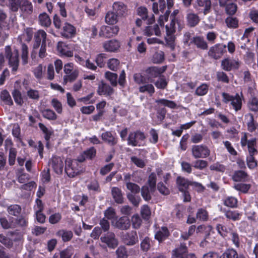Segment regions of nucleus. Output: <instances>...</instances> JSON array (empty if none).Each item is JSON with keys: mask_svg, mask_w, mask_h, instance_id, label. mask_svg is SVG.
I'll return each instance as SVG.
<instances>
[{"mask_svg": "<svg viewBox=\"0 0 258 258\" xmlns=\"http://www.w3.org/2000/svg\"><path fill=\"white\" fill-rule=\"evenodd\" d=\"M5 54L6 58L9 60V64L12 68V71L16 72L18 70L19 63V53L17 49L12 51L10 46L5 47Z\"/></svg>", "mask_w": 258, "mask_h": 258, "instance_id": "nucleus-1", "label": "nucleus"}, {"mask_svg": "<svg viewBox=\"0 0 258 258\" xmlns=\"http://www.w3.org/2000/svg\"><path fill=\"white\" fill-rule=\"evenodd\" d=\"M46 33L42 30H39L34 34L33 50L31 54L32 58L36 57L37 54L36 50L41 46V43H46Z\"/></svg>", "mask_w": 258, "mask_h": 258, "instance_id": "nucleus-2", "label": "nucleus"}, {"mask_svg": "<svg viewBox=\"0 0 258 258\" xmlns=\"http://www.w3.org/2000/svg\"><path fill=\"white\" fill-rule=\"evenodd\" d=\"M223 101L225 103H230L233 109L237 111L241 109L242 106V100L238 94L232 96L228 93L223 92L222 94Z\"/></svg>", "mask_w": 258, "mask_h": 258, "instance_id": "nucleus-3", "label": "nucleus"}, {"mask_svg": "<svg viewBox=\"0 0 258 258\" xmlns=\"http://www.w3.org/2000/svg\"><path fill=\"white\" fill-rule=\"evenodd\" d=\"M65 172L70 177H74L80 173L79 164L77 160L68 159L66 160Z\"/></svg>", "mask_w": 258, "mask_h": 258, "instance_id": "nucleus-4", "label": "nucleus"}, {"mask_svg": "<svg viewBox=\"0 0 258 258\" xmlns=\"http://www.w3.org/2000/svg\"><path fill=\"white\" fill-rule=\"evenodd\" d=\"M191 153L196 159L207 158L210 154V150L205 145H194L191 148Z\"/></svg>", "mask_w": 258, "mask_h": 258, "instance_id": "nucleus-5", "label": "nucleus"}, {"mask_svg": "<svg viewBox=\"0 0 258 258\" xmlns=\"http://www.w3.org/2000/svg\"><path fill=\"white\" fill-rule=\"evenodd\" d=\"M121 238L123 242L128 246L134 245L139 242L137 232L134 230L125 233L122 232Z\"/></svg>", "mask_w": 258, "mask_h": 258, "instance_id": "nucleus-6", "label": "nucleus"}, {"mask_svg": "<svg viewBox=\"0 0 258 258\" xmlns=\"http://www.w3.org/2000/svg\"><path fill=\"white\" fill-rule=\"evenodd\" d=\"M101 242L105 243L110 248L114 249L118 244V240L115 237V235L113 232H108L101 237Z\"/></svg>", "mask_w": 258, "mask_h": 258, "instance_id": "nucleus-7", "label": "nucleus"}, {"mask_svg": "<svg viewBox=\"0 0 258 258\" xmlns=\"http://www.w3.org/2000/svg\"><path fill=\"white\" fill-rule=\"evenodd\" d=\"M226 46L221 44H217L211 47L208 51V55L211 57L218 59L223 54Z\"/></svg>", "mask_w": 258, "mask_h": 258, "instance_id": "nucleus-8", "label": "nucleus"}, {"mask_svg": "<svg viewBox=\"0 0 258 258\" xmlns=\"http://www.w3.org/2000/svg\"><path fill=\"white\" fill-rule=\"evenodd\" d=\"M119 31L117 26H102L101 28L99 35L100 37L110 38L115 36Z\"/></svg>", "mask_w": 258, "mask_h": 258, "instance_id": "nucleus-9", "label": "nucleus"}, {"mask_svg": "<svg viewBox=\"0 0 258 258\" xmlns=\"http://www.w3.org/2000/svg\"><path fill=\"white\" fill-rule=\"evenodd\" d=\"M49 163L56 173L58 174L62 173L63 168V163L60 157H53Z\"/></svg>", "mask_w": 258, "mask_h": 258, "instance_id": "nucleus-10", "label": "nucleus"}, {"mask_svg": "<svg viewBox=\"0 0 258 258\" xmlns=\"http://www.w3.org/2000/svg\"><path fill=\"white\" fill-rule=\"evenodd\" d=\"M112 225L115 228L122 230H128L131 227V221L126 217H121L117 219Z\"/></svg>", "mask_w": 258, "mask_h": 258, "instance_id": "nucleus-11", "label": "nucleus"}, {"mask_svg": "<svg viewBox=\"0 0 258 258\" xmlns=\"http://www.w3.org/2000/svg\"><path fill=\"white\" fill-rule=\"evenodd\" d=\"M114 92V90L108 84L101 81L98 84L97 93L99 95L110 96Z\"/></svg>", "mask_w": 258, "mask_h": 258, "instance_id": "nucleus-12", "label": "nucleus"}, {"mask_svg": "<svg viewBox=\"0 0 258 258\" xmlns=\"http://www.w3.org/2000/svg\"><path fill=\"white\" fill-rule=\"evenodd\" d=\"M120 46L119 42L114 39L107 41L103 44L104 49L108 52H116L118 50Z\"/></svg>", "mask_w": 258, "mask_h": 258, "instance_id": "nucleus-13", "label": "nucleus"}, {"mask_svg": "<svg viewBox=\"0 0 258 258\" xmlns=\"http://www.w3.org/2000/svg\"><path fill=\"white\" fill-rule=\"evenodd\" d=\"M187 252V247L185 243H181L179 247L172 251V258H184Z\"/></svg>", "mask_w": 258, "mask_h": 258, "instance_id": "nucleus-14", "label": "nucleus"}, {"mask_svg": "<svg viewBox=\"0 0 258 258\" xmlns=\"http://www.w3.org/2000/svg\"><path fill=\"white\" fill-rule=\"evenodd\" d=\"M76 33L75 28L69 23H65L61 32L62 36L69 38L73 37Z\"/></svg>", "mask_w": 258, "mask_h": 258, "instance_id": "nucleus-15", "label": "nucleus"}, {"mask_svg": "<svg viewBox=\"0 0 258 258\" xmlns=\"http://www.w3.org/2000/svg\"><path fill=\"white\" fill-rule=\"evenodd\" d=\"M221 66L224 70L230 71L232 69H238L239 63L235 60L226 58L222 61Z\"/></svg>", "mask_w": 258, "mask_h": 258, "instance_id": "nucleus-16", "label": "nucleus"}, {"mask_svg": "<svg viewBox=\"0 0 258 258\" xmlns=\"http://www.w3.org/2000/svg\"><path fill=\"white\" fill-rule=\"evenodd\" d=\"M190 43H194L197 48L202 50H207L208 48L207 42L202 36H196L193 37L191 39Z\"/></svg>", "mask_w": 258, "mask_h": 258, "instance_id": "nucleus-17", "label": "nucleus"}, {"mask_svg": "<svg viewBox=\"0 0 258 258\" xmlns=\"http://www.w3.org/2000/svg\"><path fill=\"white\" fill-rule=\"evenodd\" d=\"M111 195L115 203L121 204L123 203V197L121 190L117 187L111 188Z\"/></svg>", "mask_w": 258, "mask_h": 258, "instance_id": "nucleus-18", "label": "nucleus"}, {"mask_svg": "<svg viewBox=\"0 0 258 258\" xmlns=\"http://www.w3.org/2000/svg\"><path fill=\"white\" fill-rule=\"evenodd\" d=\"M113 11L118 16H123L126 11V7L121 2H116L112 6Z\"/></svg>", "mask_w": 258, "mask_h": 258, "instance_id": "nucleus-19", "label": "nucleus"}, {"mask_svg": "<svg viewBox=\"0 0 258 258\" xmlns=\"http://www.w3.org/2000/svg\"><path fill=\"white\" fill-rule=\"evenodd\" d=\"M244 121L247 124L248 130L252 132L256 128L257 124L254 122L253 115L251 113H247L244 115Z\"/></svg>", "mask_w": 258, "mask_h": 258, "instance_id": "nucleus-20", "label": "nucleus"}, {"mask_svg": "<svg viewBox=\"0 0 258 258\" xmlns=\"http://www.w3.org/2000/svg\"><path fill=\"white\" fill-rule=\"evenodd\" d=\"M144 33L147 36H151L153 34L158 36L161 35V32L157 24H154L153 26L150 25L147 26L144 30Z\"/></svg>", "mask_w": 258, "mask_h": 258, "instance_id": "nucleus-21", "label": "nucleus"}, {"mask_svg": "<svg viewBox=\"0 0 258 258\" xmlns=\"http://www.w3.org/2000/svg\"><path fill=\"white\" fill-rule=\"evenodd\" d=\"M102 139L108 145L114 146L117 143V140L112 135L110 132H106L101 135Z\"/></svg>", "mask_w": 258, "mask_h": 258, "instance_id": "nucleus-22", "label": "nucleus"}, {"mask_svg": "<svg viewBox=\"0 0 258 258\" xmlns=\"http://www.w3.org/2000/svg\"><path fill=\"white\" fill-rule=\"evenodd\" d=\"M186 19L187 24L191 27H193L197 25L200 19L197 14L193 13H189L187 14Z\"/></svg>", "mask_w": 258, "mask_h": 258, "instance_id": "nucleus-23", "label": "nucleus"}, {"mask_svg": "<svg viewBox=\"0 0 258 258\" xmlns=\"http://www.w3.org/2000/svg\"><path fill=\"white\" fill-rule=\"evenodd\" d=\"M141 195L146 201H149L152 199V194L155 191L151 190L148 185H144L141 188Z\"/></svg>", "mask_w": 258, "mask_h": 258, "instance_id": "nucleus-24", "label": "nucleus"}, {"mask_svg": "<svg viewBox=\"0 0 258 258\" xmlns=\"http://www.w3.org/2000/svg\"><path fill=\"white\" fill-rule=\"evenodd\" d=\"M169 235L167 228L163 227L155 235V238L159 242H161L166 238Z\"/></svg>", "mask_w": 258, "mask_h": 258, "instance_id": "nucleus-25", "label": "nucleus"}, {"mask_svg": "<svg viewBox=\"0 0 258 258\" xmlns=\"http://www.w3.org/2000/svg\"><path fill=\"white\" fill-rule=\"evenodd\" d=\"M224 215L225 217L233 221L240 220L241 214L236 211H232L230 210H224Z\"/></svg>", "mask_w": 258, "mask_h": 258, "instance_id": "nucleus-26", "label": "nucleus"}, {"mask_svg": "<svg viewBox=\"0 0 258 258\" xmlns=\"http://www.w3.org/2000/svg\"><path fill=\"white\" fill-rule=\"evenodd\" d=\"M20 8L22 11L26 14H30L33 12L32 3L27 0H21Z\"/></svg>", "mask_w": 258, "mask_h": 258, "instance_id": "nucleus-27", "label": "nucleus"}, {"mask_svg": "<svg viewBox=\"0 0 258 258\" xmlns=\"http://www.w3.org/2000/svg\"><path fill=\"white\" fill-rule=\"evenodd\" d=\"M56 235L61 237L64 242L70 241L73 237V232L70 230H59Z\"/></svg>", "mask_w": 258, "mask_h": 258, "instance_id": "nucleus-28", "label": "nucleus"}, {"mask_svg": "<svg viewBox=\"0 0 258 258\" xmlns=\"http://www.w3.org/2000/svg\"><path fill=\"white\" fill-rule=\"evenodd\" d=\"M191 182L188 181L187 179L178 177L177 179V184L180 191L186 190L188 186L191 185Z\"/></svg>", "mask_w": 258, "mask_h": 258, "instance_id": "nucleus-29", "label": "nucleus"}, {"mask_svg": "<svg viewBox=\"0 0 258 258\" xmlns=\"http://www.w3.org/2000/svg\"><path fill=\"white\" fill-rule=\"evenodd\" d=\"M147 73L148 74V79L149 82L153 81V78L158 77L160 74L159 68L151 67L147 70Z\"/></svg>", "mask_w": 258, "mask_h": 258, "instance_id": "nucleus-30", "label": "nucleus"}, {"mask_svg": "<svg viewBox=\"0 0 258 258\" xmlns=\"http://www.w3.org/2000/svg\"><path fill=\"white\" fill-rule=\"evenodd\" d=\"M57 48L58 51L62 55L68 57H72L73 55V52L68 50L64 44L62 42L58 43Z\"/></svg>", "mask_w": 258, "mask_h": 258, "instance_id": "nucleus-31", "label": "nucleus"}, {"mask_svg": "<svg viewBox=\"0 0 258 258\" xmlns=\"http://www.w3.org/2000/svg\"><path fill=\"white\" fill-rule=\"evenodd\" d=\"M79 71L77 70H74L70 74L65 75L63 76V82L67 84L69 82H72L76 80L78 76Z\"/></svg>", "mask_w": 258, "mask_h": 258, "instance_id": "nucleus-32", "label": "nucleus"}, {"mask_svg": "<svg viewBox=\"0 0 258 258\" xmlns=\"http://www.w3.org/2000/svg\"><path fill=\"white\" fill-rule=\"evenodd\" d=\"M118 17L113 11L108 12L105 16V22L109 24H114L117 22Z\"/></svg>", "mask_w": 258, "mask_h": 258, "instance_id": "nucleus-33", "label": "nucleus"}, {"mask_svg": "<svg viewBox=\"0 0 258 258\" xmlns=\"http://www.w3.org/2000/svg\"><path fill=\"white\" fill-rule=\"evenodd\" d=\"M8 213L14 216H18L21 212V207L18 205H12L8 207Z\"/></svg>", "mask_w": 258, "mask_h": 258, "instance_id": "nucleus-34", "label": "nucleus"}, {"mask_svg": "<svg viewBox=\"0 0 258 258\" xmlns=\"http://www.w3.org/2000/svg\"><path fill=\"white\" fill-rule=\"evenodd\" d=\"M105 77L110 82L112 86L115 87L117 86V79L118 77L117 74L110 72H107L105 74Z\"/></svg>", "mask_w": 258, "mask_h": 258, "instance_id": "nucleus-35", "label": "nucleus"}, {"mask_svg": "<svg viewBox=\"0 0 258 258\" xmlns=\"http://www.w3.org/2000/svg\"><path fill=\"white\" fill-rule=\"evenodd\" d=\"M38 125L43 134L45 135L44 138L47 141V144L48 145L50 137L53 133V131L49 130L44 124L42 123H39Z\"/></svg>", "mask_w": 258, "mask_h": 258, "instance_id": "nucleus-36", "label": "nucleus"}, {"mask_svg": "<svg viewBox=\"0 0 258 258\" xmlns=\"http://www.w3.org/2000/svg\"><path fill=\"white\" fill-rule=\"evenodd\" d=\"M219 258H238V254L234 249L229 248L226 250Z\"/></svg>", "mask_w": 258, "mask_h": 258, "instance_id": "nucleus-37", "label": "nucleus"}, {"mask_svg": "<svg viewBox=\"0 0 258 258\" xmlns=\"http://www.w3.org/2000/svg\"><path fill=\"white\" fill-rule=\"evenodd\" d=\"M41 112L43 116L47 119L54 120L57 118L55 113L50 109H44Z\"/></svg>", "mask_w": 258, "mask_h": 258, "instance_id": "nucleus-38", "label": "nucleus"}, {"mask_svg": "<svg viewBox=\"0 0 258 258\" xmlns=\"http://www.w3.org/2000/svg\"><path fill=\"white\" fill-rule=\"evenodd\" d=\"M1 99L5 104L9 105L13 104V101L9 93L6 90H3L0 95Z\"/></svg>", "mask_w": 258, "mask_h": 258, "instance_id": "nucleus-39", "label": "nucleus"}, {"mask_svg": "<svg viewBox=\"0 0 258 258\" xmlns=\"http://www.w3.org/2000/svg\"><path fill=\"white\" fill-rule=\"evenodd\" d=\"M164 59V53L162 51L155 52L153 55L152 61L154 63H161Z\"/></svg>", "mask_w": 258, "mask_h": 258, "instance_id": "nucleus-40", "label": "nucleus"}, {"mask_svg": "<svg viewBox=\"0 0 258 258\" xmlns=\"http://www.w3.org/2000/svg\"><path fill=\"white\" fill-rule=\"evenodd\" d=\"M28 47L26 44L23 43L21 49V58L23 64L28 63Z\"/></svg>", "mask_w": 258, "mask_h": 258, "instance_id": "nucleus-41", "label": "nucleus"}, {"mask_svg": "<svg viewBox=\"0 0 258 258\" xmlns=\"http://www.w3.org/2000/svg\"><path fill=\"white\" fill-rule=\"evenodd\" d=\"M208 90L209 86L203 83L196 89L195 94L198 96H204L207 93Z\"/></svg>", "mask_w": 258, "mask_h": 258, "instance_id": "nucleus-42", "label": "nucleus"}, {"mask_svg": "<svg viewBox=\"0 0 258 258\" xmlns=\"http://www.w3.org/2000/svg\"><path fill=\"white\" fill-rule=\"evenodd\" d=\"M148 186L151 188L152 191H155L156 185V175L155 173L150 174L148 180Z\"/></svg>", "mask_w": 258, "mask_h": 258, "instance_id": "nucleus-43", "label": "nucleus"}, {"mask_svg": "<svg viewBox=\"0 0 258 258\" xmlns=\"http://www.w3.org/2000/svg\"><path fill=\"white\" fill-rule=\"evenodd\" d=\"M247 176L246 172L243 171H237L233 175L232 178L235 181H240L244 180Z\"/></svg>", "mask_w": 258, "mask_h": 258, "instance_id": "nucleus-44", "label": "nucleus"}, {"mask_svg": "<svg viewBox=\"0 0 258 258\" xmlns=\"http://www.w3.org/2000/svg\"><path fill=\"white\" fill-rule=\"evenodd\" d=\"M39 19L42 26L48 27L51 24L50 19L46 13L40 14L39 16Z\"/></svg>", "mask_w": 258, "mask_h": 258, "instance_id": "nucleus-45", "label": "nucleus"}, {"mask_svg": "<svg viewBox=\"0 0 258 258\" xmlns=\"http://www.w3.org/2000/svg\"><path fill=\"white\" fill-rule=\"evenodd\" d=\"M131 222L133 228L139 229L142 225V220L139 215H134L132 217Z\"/></svg>", "mask_w": 258, "mask_h": 258, "instance_id": "nucleus-46", "label": "nucleus"}, {"mask_svg": "<svg viewBox=\"0 0 258 258\" xmlns=\"http://www.w3.org/2000/svg\"><path fill=\"white\" fill-rule=\"evenodd\" d=\"M127 198L128 201L135 207H138L141 201L139 196H135V194L128 193L127 194Z\"/></svg>", "mask_w": 258, "mask_h": 258, "instance_id": "nucleus-47", "label": "nucleus"}, {"mask_svg": "<svg viewBox=\"0 0 258 258\" xmlns=\"http://www.w3.org/2000/svg\"><path fill=\"white\" fill-rule=\"evenodd\" d=\"M224 205L228 207L235 208L237 207V200L233 197H229L225 199L224 202Z\"/></svg>", "mask_w": 258, "mask_h": 258, "instance_id": "nucleus-48", "label": "nucleus"}, {"mask_svg": "<svg viewBox=\"0 0 258 258\" xmlns=\"http://www.w3.org/2000/svg\"><path fill=\"white\" fill-rule=\"evenodd\" d=\"M225 7L226 13L229 15L235 14L237 9V5L234 3L226 4Z\"/></svg>", "mask_w": 258, "mask_h": 258, "instance_id": "nucleus-49", "label": "nucleus"}, {"mask_svg": "<svg viewBox=\"0 0 258 258\" xmlns=\"http://www.w3.org/2000/svg\"><path fill=\"white\" fill-rule=\"evenodd\" d=\"M126 186L127 189L130 190L132 192L131 194H138L141 190L140 186L138 184L133 182L126 183Z\"/></svg>", "mask_w": 258, "mask_h": 258, "instance_id": "nucleus-50", "label": "nucleus"}, {"mask_svg": "<svg viewBox=\"0 0 258 258\" xmlns=\"http://www.w3.org/2000/svg\"><path fill=\"white\" fill-rule=\"evenodd\" d=\"M119 64V61L116 58L110 59L107 62L108 67L113 71H116L117 70Z\"/></svg>", "mask_w": 258, "mask_h": 258, "instance_id": "nucleus-51", "label": "nucleus"}, {"mask_svg": "<svg viewBox=\"0 0 258 258\" xmlns=\"http://www.w3.org/2000/svg\"><path fill=\"white\" fill-rule=\"evenodd\" d=\"M225 23L228 27L235 28L238 26V21L236 18L229 17L225 20Z\"/></svg>", "mask_w": 258, "mask_h": 258, "instance_id": "nucleus-52", "label": "nucleus"}, {"mask_svg": "<svg viewBox=\"0 0 258 258\" xmlns=\"http://www.w3.org/2000/svg\"><path fill=\"white\" fill-rule=\"evenodd\" d=\"M0 242L8 248L11 247L13 245V240L3 234H0Z\"/></svg>", "mask_w": 258, "mask_h": 258, "instance_id": "nucleus-53", "label": "nucleus"}, {"mask_svg": "<svg viewBox=\"0 0 258 258\" xmlns=\"http://www.w3.org/2000/svg\"><path fill=\"white\" fill-rule=\"evenodd\" d=\"M117 258H127V254L126 248L124 246H120L116 250Z\"/></svg>", "mask_w": 258, "mask_h": 258, "instance_id": "nucleus-54", "label": "nucleus"}, {"mask_svg": "<svg viewBox=\"0 0 258 258\" xmlns=\"http://www.w3.org/2000/svg\"><path fill=\"white\" fill-rule=\"evenodd\" d=\"M17 155V151L15 148H11L9 154V164L12 166L15 164L16 157Z\"/></svg>", "mask_w": 258, "mask_h": 258, "instance_id": "nucleus-55", "label": "nucleus"}, {"mask_svg": "<svg viewBox=\"0 0 258 258\" xmlns=\"http://www.w3.org/2000/svg\"><path fill=\"white\" fill-rule=\"evenodd\" d=\"M127 142L129 145H132L134 147L140 146L137 141L135 133H131L129 134Z\"/></svg>", "mask_w": 258, "mask_h": 258, "instance_id": "nucleus-56", "label": "nucleus"}, {"mask_svg": "<svg viewBox=\"0 0 258 258\" xmlns=\"http://www.w3.org/2000/svg\"><path fill=\"white\" fill-rule=\"evenodd\" d=\"M216 229L218 231V232L222 237H226L227 236V233L229 231H232L231 229H228L225 226H223L221 224H218L216 226Z\"/></svg>", "mask_w": 258, "mask_h": 258, "instance_id": "nucleus-57", "label": "nucleus"}, {"mask_svg": "<svg viewBox=\"0 0 258 258\" xmlns=\"http://www.w3.org/2000/svg\"><path fill=\"white\" fill-rule=\"evenodd\" d=\"M21 0H9V6L11 10L13 12H17L20 8Z\"/></svg>", "mask_w": 258, "mask_h": 258, "instance_id": "nucleus-58", "label": "nucleus"}, {"mask_svg": "<svg viewBox=\"0 0 258 258\" xmlns=\"http://www.w3.org/2000/svg\"><path fill=\"white\" fill-rule=\"evenodd\" d=\"M208 166V162L203 160H198L194 162V167L200 170L206 168Z\"/></svg>", "mask_w": 258, "mask_h": 258, "instance_id": "nucleus-59", "label": "nucleus"}, {"mask_svg": "<svg viewBox=\"0 0 258 258\" xmlns=\"http://www.w3.org/2000/svg\"><path fill=\"white\" fill-rule=\"evenodd\" d=\"M250 185L248 184L238 183L234 185V187L235 189L245 193L250 188Z\"/></svg>", "mask_w": 258, "mask_h": 258, "instance_id": "nucleus-60", "label": "nucleus"}, {"mask_svg": "<svg viewBox=\"0 0 258 258\" xmlns=\"http://www.w3.org/2000/svg\"><path fill=\"white\" fill-rule=\"evenodd\" d=\"M73 254V247H69L60 252V258H71Z\"/></svg>", "mask_w": 258, "mask_h": 258, "instance_id": "nucleus-61", "label": "nucleus"}, {"mask_svg": "<svg viewBox=\"0 0 258 258\" xmlns=\"http://www.w3.org/2000/svg\"><path fill=\"white\" fill-rule=\"evenodd\" d=\"M141 213L142 217L144 219L147 220L150 217L151 212L149 207L147 205H144L141 208Z\"/></svg>", "mask_w": 258, "mask_h": 258, "instance_id": "nucleus-62", "label": "nucleus"}, {"mask_svg": "<svg viewBox=\"0 0 258 258\" xmlns=\"http://www.w3.org/2000/svg\"><path fill=\"white\" fill-rule=\"evenodd\" d=\"M139 91L142 93L147 92L151 94H153L155 92L154 86L152 84H147L141 86L139 88Z\"/></svg>", "mask_w": 258, "mask_h": 258, "instance_id": "nucleus-63", "label": "nucleus"}, {"mask_svg": "<svg viewBox=\"0 0 258 258\" xmlns=\"http://www.w3.org/2000/svg\"><path fill=\"white\" fill-rule=\"evenodd\" d=\"M249 109L254 112L258 111V100L256 98H253L248 103Z\"/></svg>", "mask_w": 258, "mask_h": 258, "instance_id": "nucleus-64", "label": "nucleus"}]
</instances>
